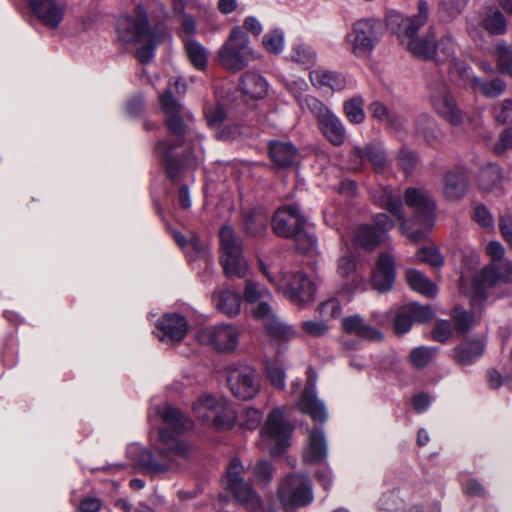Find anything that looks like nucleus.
<instances>
[{
  "label": "nucleus",
  "instance_id": "f257e3e1",
  "mask_svg": "<svg viewBox=\"0 0 512 512\" xmlns=\"http://www.w3.org/2000/svg\"><path fill=\"white\" fill-rule=\"evenodd\" d=\"M429 19V5L426 0H419L417 13L403 17L398 12H391L387 25L398 34L401 44L415 57L432 59L436 63L446 64L450 79L455 84H464L470 78V67L456 57L457 44L450 33L436 40L434 28H429L423 37L418 31Z\"/></svg>",
  "mask_w": 512,
  "mask_h": 512
},
{
  "label": "nucleus",
  "instance_id": "f03ea898",
  "mask_svg": "<svg viewBox=\"0 0 512 512\" xmlns=\"http://www.w3.org/2000/svg\"><path fill=\"white\" fill-rule=\"evenodd\" d=\"M372 197L375 202L388 210L400 222V231L412 242L426 239L432 231L435 220V202L424 190L408 188L405 192V203L414 211L411 225H408L401 202L399 192H394L386 187L374 190Z\"/></svg>",
  "mask_w": 512,
  "mask_h": 512
},
{
  "label": "nucleus",
  "instance_id": "7ed1b4c3",
  "mask_svg": "<svg viewBox=\"0 0 512 512\" xmlns=\"http://www.w3.org/2000/svg\"><path fill=\"white\" fill-rule=\"evenodd\" d=\"M116 34L121 42L138 45L136 57L142 65H148L155 59L160 44V31L157 23L150 20L145 6L139 5L132 14L119 17Z\"/></svg>",
  "mask_w": 512,
  "mask_h": 512
},
{
  "label": "nucleus",
  "instance_id": "20e7f679",
  "mask_svg": "<svg viewBox=\"0 0 512 512\" xmlns=\"http://www.w3.org/2000/svg\"><path fill=\"white\" fill-rule=\"evenodd\" d=\"M485 251L492 262L477 271L469 285L461 278V289L470 297L473 306L486 301L501 284H512V262L504 260L498 263L505 254L503 245L498 241H490Z\"/></svg>",
  "mask_w": 512,
  "mask_h": 512
},
{
  "label": "nucleus",
  "instance_id": "39448f33",
  "mask_svg": "<svg viewBox=\"0 0 512 512\" xmlns=\"http://www.w3.org/2000/svg\"><path fill=\"white\" fill-rule=\"evenodd\" d=\"M243 297L247 303L258 305L252 310L253 317L260 321L267 334L273 341L287 342L295 337V330L288 324L280 321L269 304L272 295L268 289L260 286L254 280H246Z\"/></svg>",
  "mask_w": 512,
  "mask_h": 512
},
{
  "label": "nucleus",
  "instance_id": "423d86ee",
  "mask_svg": "<svg viewBox=\"0 0 512 512\" xmlns=\"http://www.w3.org/2000/svg\"><path fill=\"white\" fill-rule=\"evenodd\" d=\"M193 427V421L179 408L167 405L162 410V462L165 457H170L174 461L177 457L187 454L189 448L180 436L192 430ZM164 470V463H162V472Z\"/></svg>",
  "mask_w": 512,
  "mask_h": 512
},
{
  "label": "nucleus",
  "instance_id": "0eeeda50",
  "mask_svg": "<svg viewBox=\"0 0 512 512\" xmlns=\"http://www.w3.org/2000/svg\"><path fill=\"white\" fill-rule=\"evenodd\" d=\"M172 73L168 75L167 87L162 93V114L168 128H189L193 123V116L182 104L187 85L177 71L170 67Z\"/></svg>",
  "mask_w": 512,
  "mask_h": 512
},
{
  "label": "nucleus",
  "instance_id": "6e6552de",
  "mask_svg": "<svg viewBox=\"0 0 512 512\" xmlns=\"http://www.w3.org/2000/svg\"><path fill=\"white\" fill-rule=\"evenodd\" d=\"M258 264L260 271L267 280L295 304L303 305L314 299L315 283L305 274L275 273L262 260H259Z\"/></svg>",
  "mask_w": 512,
  "mask_h": 512
},
{
  "label": "nucleus",
  "instance_id": "1a4fd4ad",
  "mask_svg": "<svg viewBox=\"0 0 512 512\" xmlns=\"http://www.w3.org/2000/svg\"><path fill=\"white\" fill-rule=\"evenodd\" d=\"M281 85L295 98L301 109H307L323 128H341L339 118L319 99L305 92L309 86L302 77H281Z\"/></svg>",
  "mask_w": 512,
  "mask_h": 512
},
{
  "label": "nucleus",
  "instance_id": "9d476101",
  "mask_svg": "<svg viewBox=\"0 0 512 512\" xmlns=\"http://www.w3.org/2000/svg\"><path fill=\"white\" fill-rule=\"evenodd\" d=\"M257 58L247 33L240 26L231 29L228 38L218 50L219 64L231 72L243 70Z\"/></svg>",
  "mask_w": 512,
  "mask_h": 512
},
{
  "label": "nucleus",
  "instance_id": "9b49d317",
  "mask_svg": "<svg viewBox=\"0 0 512 512\" xmlns=\"http://www.w3.org/2000/svg\"><path fill=\"white\" fill-rule=\"evenodd\" d=\"M196 418L217 429L228 428L234 421L233 412L223 397L209 393L201 394L192 404Z\"/></svg>",
  "mask_w": 512,
  "mask_h": 512
},
{
  "label": "nucleus",
  "instance_id": "f8f14e48",
  "mask_svg": "<svg viewBox=\"0 0 512 512\" xmlns=\"http://www.w3.org/2000/svg\"><path fill=\"white\" fill-rule=\"evenodd\" d=\"M291 434L292 427L286 421L283 410L275 408L268 414L261 428L260 445L272 455H278L288 446Z\"/></svg>",
  "mask_w": 512,
  "mask_h": 512
},
{
  "label": "nucleus",
  "instance_id": "ddd939ff",
  "mask_svg": "<svg viewBox=\"0 0 512 512\" xmlns=\"http://www.w3.org/2000/svg\"><path fill=\"white\" fill-rule=\"evenodd\" d=\"M244 466L239 459L230 461L226 474L222 479L224 488L230 491L234 498L253 512H260L262 503L252 487L243 479Z\"/></svg>",
  "mask_w": 512,
  "mask_h": 512
},
{
  "label": "nucleus",
  "instance_id": "4468645a",
  "mask_svg": "<svg viewBox=\"0 0 512 512\" xmlns=\"http://www.w3.org/2000/svg\"><path fill=\"white\" fill-rule=\"evenodd\" d=\"M380 26L375 19H361L353 23L345 36L347 49L358 58L369 57L379 41Z\"/></svg>",
  "mask_w": 512,
  "mask_h": 512
},
{
  "label": "nucleus",
  "instance_id": "2eb2a0df",
  "mask_svg": "<svg viewBox=\"0 0 512 512\" xmlns=\"http://www.w3.org/2000/svg\"><path fill=\"white\" fill-rule=\"evenodd\" d=\"M222 250L221 264L227 277L242 278L246 275L248 263L242 255L241 239L229 226H224L219 232Z\"/></svg>",
  "mask_w": 512,
  "mask_h": 512
},
{
  "label": "nucleus",
  "instance_id": "dca6fc26",
  "mask_svg": "<svg viewBox=\"0 0 512 512\" xmlns=\"http://www.w3.org/2000/svg\"><path fill=\"white\" fill-rule=\"evenodd\" d=\"M467 33L474 42L483 40V31L490 35H503L507 31L504 14L494 5L485 6L466 19Z\"/></svg>",
  "mask_w": 512,
  "mask_h": 512
},
{
  "label": "nucleus",
  "instance_id": "f3484780",
  "mask_svg": "<svg viewBox=\"0 0 512 512\" xmlns=\"http://www.w3.org/2000/svg\"><path fill=\"white\" fill-rule=\"evenodd\" d=\"M278 497L286 512L310 504L313 501L310 479L300 474L287 475L278 489Z\"/></svg>",
  "mask_w": 512,
  "mask_h": 512
},
{
  "label": "nucleus",
  "instance_id": "a211bd4d",
  "mask_svg": "<svg viewBox=\"0 0 512 512\" xmlns=\"http://www.w3.org/2000/svg\"><path fill=\"white\" fill-rule=\"evenodd\" d=\"M428 99L435 112L451 125L462 124V112L445 81L438 79L429 82Z\"/></svg>",
  "mask_w": 512,
  "mask_h": 512
},
{
  "label": "nucleus",
  "instance_id": "6ab92c4d",
  "mask_svg": "<svg viewBox=\"0 0 512 512\" xmlns=\"http://www.w3.org/2000/svg\"><path fill=\"white\" fill-rule=\"evenodd\" d=\"M197 341L221 353L232 352L239 342V331L232 324L205 327L197 332Z\"/></svg>",
  "mask_w": 512,
  "mask_h": 512
},
{
  "label": "nucleus",
  "instance_id": "aec40b11",
  "mask_svg": "<svg viewBox=\"0 0 512 512\" xmlns=\"http://www.w3.org/2000/svg\"><path fill=\"white\" fill-rule=\"evenodd\" d=\"M227 383L234 397L240 400L254 398L261 389L257 372L250 366H233L227 371Z\"/></svg>",
  "mask_w": 512,
  "mask_h": 512
},
{
  "label": "nucleus",
  "instance_id": "412c9836",
  "mask_svg": "<svg viewBox=\"0 0 512 512\" xmlns=\"http://www.w3.org/2000/svg\"><path fill=\"white\" fill-rule=\"evenodd\" d=\"M272 229L276 235L284 238H291L297 232L304 229L306 217L299 205L285 204L280 206L272 218Z\"/></svg>",
  "mask_w": 512,
  "mask_h": 512
},
{
  "label": "nucleus",
  "instance_id": "4be33fe9",
  "mask_svg": "<svg viewBox=\"0 0 512 512\" xmlns=\"http://www.w3.org/2000/svg\"><path fill=\"white\" fill-rule=\"evenodd\" d=\"M28 4L42 25L51 30L57 29L64 20L65 0H28Z\"/></svg>",
  "mask_w": 512,
  "mask_h": 512
},
{
  "label": "nucleus",
  "instance_id": "5701e85b",
  "mask_svg": "<svg viewBox=\"0 0 512 512\" xmlns=\"http://www.w3.org/2000/svg\"><path fill=\"white\" fill-rule=\"evenodd\" d=\"M395 260L389 253H381L372 273V285L379 292L389 291L395 281Z\"/></svg>",
  "mask_w": 512,
  "mask_h": 512
},
{
  "label": "nucleus",
  "instance_id": "b1692460",
  "mask_svg": "<svg viewBox=\"0 0 512 512\" xmlns=\"http://www.w3.org/2000/svg\"><path fill=\"white\" fill-rule=\"evenodd\" d=\"M296 405L299 411L314 421L324 422L328 417L324 403L316 397L315 380H309Z\"/></svg>",
  "mask_w": 512,
  "mask_h": 512
},
{
  "label": "nucleus",
  "instance_id": "393cba45",
  "mask_svg": "<svg viewBox=\"0 0 512 512\" xmlns=\"http://www.w3.org/2000/svg\"><path fill=\"white\" fill-rule=\"evenodd\" d=\"M343 329L352 335L368 341H381L383 333L378 327L366 322L360 315L355 314L342 320Z\"/></svg>",
  "mask_w": 512,
  "mask_h": 512
},
{
  "label": "nucleus",
  "instance_id": "a878e982",
  "mask_svg": "<svg viewBox=\"0 0 512 512\" xmlns=\"http://www.w3.org/2000/svg\"><path fill=\"white\" fill-rule=\"evenodd\" d=\"M328 446L322 429L314 428L309 431L308 442L303 450V460L306 463H318L327 458Z\"/></svg>",
  "mask_w": 512,
  "mask_h": 512
},
{
  "label": "nucleus",
  "instance_id": "bb28decb",
  "mask_svg": "<svg viewBox=\"0 0 512 512\" xmlns=\"http://www.w3.org/2000/svg\"><path fill=\"white\" fill-rule=\"evenodd\" d=\"M312 85L320 90L341 91L346 87L345 77L336 72L323 67L312 70L309 74Z\"/></svg>",
  "mask_w": 512,
  "mask_h": 512
},
{
  "label": "nucleus",
  "instance_id": "cd10ccee",
  "mask_svg": "<svg viewBox=\"0 0 512 512\" xmlns=\"http://www.w3.org/2000/svg\"><path fill=\"white\" fill-rule=\"evenodd\" d=\"M187 332L188 322L184 316L174 313L167 314L162 319V340L178 343L184 339Z\"/></svg>",
  "mask_w": 512,
  "mask_h": 512
},
{
  "label": "nucleus",
  "instance_id": "c85d7f7f",
  "mask_svg": "<svg viewBox=\"0 0 512 512\" xmlns=\"http://www.w3.org/2000/svg\"><path fill=\"white\" fill-rule=\"evenodd\" d=\"M484 353V344L479 339L464 341L453 350V359L462 366L473 364Z\"/></svg>",
  "mask_w": 512,
  "mask_h": 512
},
{
  "label": "nucleus",
  "instance_id": "c756f323",
  "mask_svg": "<svg viewBox=\"0 0 512 512\" xmlns=\"http://www.w3.org/2000/svg\"><path fill=\"white\" fill-rule=\"evenodd\" d=\"M338 273L345 278L344 290L351 293L363 284V277L356 271V262L353 255L345 254L338 262Z\"/></svg>",
  "mask_w": 512,
  "mask_h": 512
},
{
  "label": "nucleus",
  "instance_id": "7c9ffc66",
  "mask_svg": "<svg viewBox=\"0 0 512 512\" xmlns=\"http://www.w3.org/2000/svg\"><path fill=\"white\" fill-rule=\"evenodd\" d=\"M267 80L257 72L248 71L241 77L240 89L243 94L253 98L261 99L268 93Z\"/></svg>",
  "mask_w": 512,
  "mask_h": 512
},
{
  "label": "nucleus",
  "instance_id": "2f4dec72",
  "mask_svg": "<svg viewBox=\"0 0 512 512\" xmlns=\"http://www.w3.org/2000/svg\"><path fill=\"white\" fill-rule=\"evenodd\" d=\"M269 155L278 168H285L295 162L297 149L290 142L271 141L269 144Z\"/></svg>",
  "mask_w": 512,
  "mask_h": 512
},
{
  "label": "nucleus",
  "instance_id": "473e14b6",
  "mask_svg": "<svg viewBox=\"0 0 512 512\" xmlns=\"http://www.w3.org/2000/svg\"><path fill=\"white\" fill-rule=\"evenodd\" d=\"M468 180L464 173L449 171L443 179V194L449 200H458L467 192Z\"/></svg>",
  "mask_w": 512,
  "mask_h": 512
},
{
  "label": "nucleus",
  "instance_id": "72a5a7b5",
  "mask_svg": "<svg viewBox=\"0 0 512 512\" xmlns=\"http://www.w3.org/2000/svg\"><path fill=\"white\" fill-rule=\"evenodd\" d=\"M269 213L262 207H256L248 211L244 216V227L251 237L262 236L268 226Z\"/></svg>",
  "mask_w": 512,
  "mask_h": 512
},
{
  "label": "nucleus",
  "instance_id": "f704fd0d",
  "mask_svg": "<svg viewBox=\"0 0 512 512\" xmlns=\"http://www.w3.org/2000/svg\"><path fill=\"white\" fill-rule=\"evenodd\" d=\"M471 84L474 90H478L485 97L495 98L502 95L506 89V84L503 80L496 78L492 81H485L477 76L472 75V69L470 68V78L465 81L464 84H458L459 86H465Z\"/></svg>",
  "mask_w": 512,
  "mask_h": 512
},
{
  "label": "nucleus",
  "instance_id": "c9c22d12",
  "mask_svg": "<svg viewBox=\"0 0 512 512\" xmlns=\"http://www.w3.org/2000/svg\"><path fill=\"white\" fill-rule=\"evenodd\" d=\"M370 114L373 118L379 120L383 125L392 127H400L405 124L404 116L393 108L385 106L381 102H374L369 107Z\"/></svg>",
  "mask_w": 512,
  "mask_h": 512
},
{
  "label": "nucleus",
  "instance_id": "e433bc0d",
  "mask_svg": "<svg viewBox=\"0 0 512 512\" xmlns=\"http://www.w3.org/2000/svg\"><path fill=\"white\" fill-rule=\"evenodd\" d=\"M387 238L383 232H379L374 226L360 225L354 232L355 242L366 248L373 249Z\"/></svg>",
  "mask_w": 512,
  "mask_h": 512
},
{
  "label": "nucleus",
  "instance_id": "4c0bfd02",
  "mask_svg": "<svg viewBox=\"0 0 512 512\" xmlns=\"http://www.w3.org/2000/svg\"><path fill=\"white\" fill-rule=\"evenodd\" d=\"M406 280L411 289L427 297H434L438 292L437 286L416 269L406 271Z\"/></svg>",
  "mask_w": 512,
  "mask_h": 512
},
{
  "label": "nucleus",
  "instance_id": "58836bf2",
  "mask_svg": "<svg viewBox=\"0 0 512 512\" xmlns=\"http://www.w3.org/2000/svg\"><path fill=\"white\" fill-rule=\"evenodd\" d=\"M217 309L228 317L237 316L241 310L240 295L232 290L221 291L216 299Z\"/></svg>",
  "mask_w": 512,
  "mask_h": 512
},
{
  "label": "nucleus",
  "instance_id": "ea45409f",
  "mask_svg": "<svg viewBox=\"0 0 512 512\" xmlns=\"http://www.w3.org/2000/svg\"><path fill=\"white\" fill-rule=\"evenodd\" d=\"M502 182V170L493 163L483 166L478 173V183L482 190L491 191L498 188Z\"/></svg>",
  "mask_w": 512,
  "mask_h": 512
},
{
  "label": "nucleus",
  "instance_id": "a19ab883",
  "mask_svg": "<svg viewBox=\"0 0 512 512\" xmlns=\"http://www.w3.org/2000/svg\"><path fill=\"white\" fill-rule=\"evenodd\" d=\"M169 233L177 245L187 253L195 252L200 255L205 252V244L193 231H189L187 235H184L182 232L169 228Z\"/></svg>",
  "mask_w": 512,
  "mask_h": 512
},
{
  "label": "nucleus",
  "instance_id": "79ce46f5",
  "mask_svg": "<svg viewBox=\"0 0 512 512\" xmlns=\"http://www.w3.org/2000/svg\"><path fill=\"white\" fill-rule=\"evenodd\" d=\"M467 297L470 298L468 295H467ZM469 300L471 301V299H469ZM484 302L485 301H483L481 304H478L476 306H473V305H471V306L474 309V311L481 310ZM470 304H472V303L470 302ZM452 318L454 321L455 329L459 333H465L466 331L469 330L470 327L475 325L480 319L479 315H476V312H467V311H463L460 308L455 309Z\"/></svg>",
  "mask_w": 512,
  "mask_h": 512
},
{
  "label": "nucleus",
  "instance_id": "37998d69",
  "mask_svg": "<svg viewBox=\"0 0 512 512\" xmlns=\"http://www.w3.org/2000/svg\"><path fill=\"white\" fill-rule=\"evenodd\" d=\"M289 58L291 61L308 69L314 66L317 56L311 46L302 42H298L292 46Z\"/></svg>",
  "mask_w": 512,
  "mask_h": 512
},
{
  "label": "nucleus",
  "instance_id": "c03bdc74",
  "mask_svg": "<svg viewBox=\"0 0 512 512\" xmlns=\"http://www.w3.org/2000/svg\"><path fill=\"white\" fill-rule=\"evenodd\" d=\"M185 50L190 62L195 68L199 70L206 68L208 60L207 50L200 42L194 39L187 40Z\"/></svg>",
  "mask_w": 512,
  "mask_h": 512
},
{
  "label": "nucleus",
  "instance_id": "a18cd8bd",
  "mask_svg": "<svg viewBox=\"0 0 512 512\" xmlns=\"http://www.w3.org/2000/svg\"><path fill=\"white\" fill-rule=\"evenodd\" d=\"M266 375L271 385L278 390H283L286 386V375L283 365L278 360H268L266 362Z\"/></svg>",
  "mask_w": 512,
  "mask_h": 512
},
{
  "label": "nucleus",
  "instance_id": "49530a36",
  "mask_svg": "<svg viewBox=\"0 0 512 512\" xmlns=\"http://www.w3.org/2000/svg\"><path fill=\"white\" fill-rule=\"evenodd\" d=\"M468 0H441L439 3V17L444 21H451L462 13Z\"/></svg>",
  "mask_w": 512,
  "mask_h": 512
},
{
  "label": "nucleus",
  "instance_id": "de8ad7c7",
  "mask_svg": "<svg viewBox=\"0 0 512 512\" xmlns=\"http://www.w3.org/2000/svg\"><path fill=\"white\" fill-rule=\"evenodd\" d=\"M262 44L264 49L271 54H279L283 51L285 45L284 32L280 29H274L263 36Z\"/></svg>",
  "mask_w": 512,
  "mask_h": 512
},
{
  "label": "nucleus",
  "instance_id": "09e8293b",
  "mask_svg": "<svg viewBox=\"0 0 512 512\" xmlns=\"http://www.w3.org/2000/svg\"><path fill=\"white\" fill-rule=\"evenodd\" d=\"M364 101L361 97H354L344 104L345 114L352 124H360L364 118Z\"/></svg>",
  "mask_w": 512,
  "mask_h": 512
},
{
  "label": "nucleus",
  "instance_id": "8fccbe9b",
  "mask_svg": "<svg viewBox=\"0 0 512 512\" xmlns=\"http://www.w3.org/2000/svg\"><path fill=\"white\" fill-rule=\"evenodd\" d=\"M496 55L500 72L512 77V48L500 42L496 46Z\"/></svg>",
  "mask_w": 512,
  "mask_h": 512
},
{
  "label": "nucleus",
  "instance_id": "3c124183",
  "mask_svg": "<svg viewBox=\"0 0 512 512\" xmlns=\"http://www.w3.org/2000/svg\"><path fill=\"white\" fill-rule=\"evenodd\" d=\"M176 13H183L188 8L199 14H206L211 9V2L205 0H171Z\"/></svg>",
  "mask_w": 512,
  "mask_h": 512
},
{
  "label": "nucleus",
  "instance_id": "603ef678",
  "mask_svg": "<svg viewBox=\"0 0 512 512\" xmlns=\"http://www.w3.org/2000/svg\"><path fill=\"white\" fill-rule=\"evenodd\" d=\"M436 354V350L433 348L420 346L414 348L410 352V362L416 368H423L427 366Z\"/></svg>",
  "mask_w": 512,
  "mask_h": 512
},
{
  "label": "nucleus",
  "instance_id": "864d4df0",
  "mask_svg": "<svg viewBox=\"0 0 512 512\" xmlns=\"http://www.w3.org/2000/svg\"><path fill=\"white\" fill-rule=\"evenodd\" d=\"M494 140H489V146L496 154H502L512 148V130H497Z\"/></svg>",
  "mask_w": 512,
  "mask_h": 512
},
{
  "label": "nucleus",
  "instance_id": "5fc2aeb1",
  "mask_svg": "<svg viewBox=\"0 0 512 512\" xmlns=\"http://www.w3.org/2000/svg\"><path fill=\"white\" fill-rule=\"evenodd\" d=\"M493 116L499 125H512V100L505 99L493 108Z\"/></svg>",
  "mask_w": 512,
  "mask_h": 512
},
{
  "label": "nucleus",
  "instance_id": "6e6d98bb",
  "mask_svg": "<svg viewBox=\"0 0 512 512\" xmlns=\"http://www.w3.org/2000/svg\"><path fill=\"white\" fill-rule=\"evenodd\" d=\"M417 257L420 262L427 263L432 267H441L444 264V258L436 246L420 249Z\"/></svg>",
  "mask_w": 512,
  "mask_h": 512
},
{
  "label": "nucleus",
  "instance_id": "4d7b16f0",
  "mask_svg": "<svg viewBox=\"0 0 512 512\" xmlns=\"http://www.w3.org/2000/svg\"><path fill=\"white\" fill-rule=\"evenodd\" d=\"M291 238L295 239L296 249L300 253H309L316 248V238L313 235L305 232L304 229L301 230L300 232H297V234H295Z\"/></svg>",
  "mask_w": 512,
  "mask_h": 512
},
{
  "label": "nucleus",
  "instance_id": "13d9d810",
  "mask_svg": "<svg viewBox=\"0 0 512 512\" xmlns=\"http://www.w3.org/2000/svg\"><path fill=\"white\" fill-rule=\"evenodd\" d=\"M359 157L361 159H367L370 161L375 168H382L385 163V155L380 147L369 145L365 150L359 151Z\"/></svg>",
  "mask_w": 512,
  "mask_h": 512
},
{
  "label": "nucleus",
  "instance_id": "bf43d9fd",
  "mask_svg": "<svg viewBox=\"0 0 512 512\" xmlns=\"http://www.w3.org/2000/svg\"><path fill=\"white\" fill-rule=\"evenodd\" d=\"M317 311L320 316L323 317V320L333 319L338 317L341 314L342 307L340 302L337 299H329L323 302L317 308Z\"/></svg>",
  "mask_w": 512,
  "mask_h": 512
},
{
  "label": "nucleus",
  "instance_id": "052dcab7",
  "mask_svg": "<svg viewBox=\"0 0 512 512\" xmlns=\"http://www.w3.org/2000/svg\"><path fill=\"white\" fill-rule=\"evenodd\" d=\"M414 320L410 312L407 311V305L403 307L395 317L394 329L397 334H404L408 332Z\"/></svg>",
  "mask_w": 512,
  "mask_h": 512
},
{
  "label": "nucleus",
  "instance_id": "680f3d73",
  "mask_svg": "<svg viewBox=\"0 0 512 512\" xmlns=\"http://www.w3.org/2000/svg\"><path fill=\"white\" fill-rule=\"evenodd\" d=\"M407 311L411 313L416 322L425 323L433 318V311L430 306H420L417 303L407 304Z\"/></svg>",
  "mask_w": 512,
  "mask_h": 512
},
{
  "label": "nucleus",
  "instance_id": "e2e57ef3",
  "mask_svg": "<svg viewBox=\"0 0 512 512\" xmlns=\"http://www.w3.org/2000/svg\"><path fill=\"white\" fill-rule=\"evenodd\" d=\"M302 330L313 337H321L328 332V326L324 320L322 321H313L307 320L301 323Z\"/></svg>",
  "mask_w": 512,
  "mask_h": 512
},
{
  "label": "nucleus",
  "instance_id": "0e129e2a",
  "mask_svg": "<svg viewBox=\"0 0 512 512\" xmlns=\"http://www.w3.org/2000/svg\"><path fill=\"white\" fill-rule=\"evenodd\" d=\"M262 419V413L256 408H246L243 411L241 422L247 429H255L259 426Z\"/></svg>",
  "mask_w": 512,
  "mask_h": 512
},
{
  "label": "nucleus",
  "instance_id": "69168bd1",
  "mask_svg": "<svg viewBox=\"0 0 512 512\" xmlns=\"http://www.w3.org/2000/svg\"><path fill=\"white\" fill-rule=\"evenodd\" d=\"M207 125L210 127H216L223 123L225 119V112L220 106L208 107L204 111Z\"/></svg>",
  "mask_w": 512,
  "mask_h": 512
},
{
  "label": "nucleus",
  "instance_id": "338daca9",
  "mask_svg": "<svg viewBox=\"0 0 512 512\" xmlns=\"http://www.w3.org/2000/svg\"><path fill=\"white\" fill-rule=\"evenodd\" d=\"M452 335L451 324L447 320H439L433 330V339L439 342H446Z\"/></svg>",
  "mask_w": 512,
  "mask_h": 512
},
{
  "label": "nucleus",
  "instance_id": "774afa93",
  "mask_svg": "<svg viewBox=\"0 0 512 512\" xmlns=\"http://www.w3.org/2000/svg\"><path fill=\"white\" fill-rule=\"evenodd\" d=\"M379 509L385 510V511H392L399 506V496L398 491H390L388 493H385L380 498L379 502Z\"/></svg>",
  "mask_w": 512,
  "mask_h": 512
}]
</instances>
